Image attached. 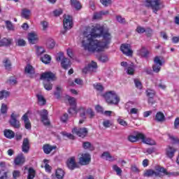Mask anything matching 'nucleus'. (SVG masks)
Instances as JSON below:
<instances>
[{"label":"nucleus","mask_w":179,"mask_h":179,"mask_svg":"<svg viewBox=\"0 0 179 179\" xmlns=\"http://www.w3.org/2000/svg\"><path fill=\"white\" fill-rule=\"evenodd\" d=\"M87 114H88V115H90V118H93V117H94V111H93V110H92V108H88L87 110Z\"/></svg>","instance_id":"59"},{"label":"nucleus","mask_w":179,"mask_h":179,"mask_svg":"<svg viewBox=\"0 0 179 179\" xmlns=\"http://www.w3.org/2000/svg\"><path fill=\"white\" fill-rule=\"evenodd\" d=\"M20 117V115L16 113L15 111L12 112L10 116V120H8L10 127H13V128H15V129H20L22 124H20V121L19 120Z\"/></svg>","instance_id":"3"},{"label":"nucleus","mask_w":179,"mask_h":179,"mask_svg":"<svg viewBox=\"0 0 179 179\" xmlns=\"http://www.w3.org/2000/svg\"><path fill=\"white\" fill-rule=\"evenodd\" d=\"M65 58L66 57L64 56V53L59 52L56 56V61H57V62H59V61H61V62H62V61H64V59H65Z\"/></svg>","instance_id":"46"},{"label":"nucleus","mask_w":179,"mask_h":179,"mask_svg":"<svg viewBox=\"0 0 179 179\" xmlns=\"http://www.w3.org/2000/svg\"><path fill=\"white\" fill-rule=\"evenodd\" d=\"M69 103L72 108H70L68 110L69 114L72 115L78 114V110H76V99L74 97H69Z\"/></svg>","instance_id":"9"},{"label":"nucleus","mask_w":179,"mask_h":179,"mask_svg":"<svg viewBox=\"0 0 179 179\" xmlns=\"http://www.w3.org/2000/svg\"><path fill=\"white\" fill-rule=\"evenodd\" d=\"M120 50L124 55H127V57H131L133 54V51L131 49V45L128 43H123L120 46Z\"/></svg>","instance_id":"13"},{"label":"nucleus","mask_w":179,"mask_h":179,"mask_svg":"<svg viewBox=\"0 0 179 179\" xmlns=\"http://www.w3.org/2000/svg\"><path fill=\"white\" fill-rule=\"evenodd\" d=\"M45 52V50L42 47H37L36 48V55L40 56Z\"/></svg>","instance_id":"50"},{"label":"nucleus","mask_w":179,"mask_h":179,"mask_svg":"<svg viewBox=\"0 0 179 179\" xmlns=\"http://www.w3.org/2000/svg\"><path fill=\"white\" fill-rule=\"evenodd\" d=\"M111 125H113V124H111V121H110V120H104L103 122V126L105 128H110V127H111Z\"/></svg>","instance_id":"54"},{"label":"nucleus","mask_w":179,"mask_h":179,"mask_svg":"<svg viewBox=\"0 0 179 179\" xmlns=\"http://www.w3.org/2000/svg\"><path fill=\"white\" fill-rule=\"evenodd\" d=\"M83 149H85V150L88 149V150H94V147H93V145H92V143H90V142H89V141L84 142L83 143Z\"/></svg>","instance_id":"36"},{"label":"nucleus","mask_w":179,"mask_h":179,"mask_svg":"<svg viewBox=\"0 0 179 179\" xmlns=\"http://www.w3.org/2000/svg\"><path fill=\"white\" fill-rule=\"evenodd\" d=\"M134 85L137 89H142V83H141V80L138 78L134 79Z\"/></svg>","instance_id":"49"},{"label":"nucleus","mask_w":179,"mask_h":179,"mask_svg":"<svg viewBox=\"0 0 179 179\" xmlns=\"http://www.w3.org/2000/svg\"><path fill=\"white\" fill-rule=\"evenodd\" d=\"M101 14L100 12L99 13H94L93 15V19H101Z\"/></svg>","instance_id":"64"},{"label":"nucleus","mask_w":179,"mask_h":179,"mask_svg":"<svg viewBox=\"0 0 179 179\" xmlns=\"http://www.w3.org/2000/svg\"><path fill=\"white\" fill-rule=\"evenodd\" d=\"M162 169V166H158L155 167V171L152 169H147L144 171L143 176L144 177H159L160 178H163V174L159 170Z\"/></svg>","instance_id":"4"},{"label":"nucleus","mask_w":179,"mask_h":179,"mask_svg":"<svg viewBox=\"0 0 179 179\" xmlns=\"http://www.w3.org/2000/svg\"><path fill=\"white\" fill-rule=\"evenodd\" d=\"M145 6L151 8L154 13H157L160 10V0H145Z\"/></svg>","instance_id":"5"},{"label":"nucleus","mask_w":179,"mask_h":179,"mask_svg":"<svg viewBox=\"0 0 179 179\" xmlns=\"http://www.w3.org/2000/svg\"><path fill=\"white\" fill-rule=\"evenodd\" d=\"M10 45V40L3 38L0 41V47H5Z\"/></svg>","instance_id":"38"},{"label":"nucleus","mask_w":179,"mask_h":179,"mask_svg":"<svg viewBox=\"0 0 179 179\" xmlns=\"http://www.w3.org/2000/svg\"><path fill=\"white\" fill-rule=\"evenodd\" d=\"M28 40L29 44H36L37 43V35L34 33H29L28 34Z\"/></svg>","instance_id":"25"},{"label":"nucleus","mask_w":179,"mask_h":179,"mask_svg":"<svg viewBox=\"0 0 179 179\" xmlns=\"http://www.w3.org/2000/svg\"><path fill=\"white\" fill-rule=\"evenodd\" d=\"M34 177H36V171H34V169L31 167L28 169L27 179H34Z\"/></svg>","instance_id":"35"},{"label":"nucleus","mask_w":179,"mask_h":179,"mask_svg":"<svg viewBox=\"0 0 179 179\" xmlns=\"http://www.w3.org/2000/svg\"><path fill=\"white\" fill-rule=\"evenodd\" d=\"M63 25L64 30H70L72 29L73 22H72V16L71 15H64Z\"/></svg>","instance_id":"11"},{"label":"nucleus","mask_w":179,"mask_h":179,"mask_svg":"<svg viewBox=\"0 0 179 179\" xmlns=\"http://www.w3.org/2000/svg\"><path fill=\"white\" fill-rule=\"evenodd\" d=\"M43 149L45 155H50V152H52V150L57 149V146L45 144V145H43Z\"/></svg>","instance_id":"22"},{"label":"nucleus","mask_w":179,"mask_h":179,"mask_svg":"<svg viewBox=\"0 0 179 179\" xmlns=\"http://www.w3.org/2000/svg\"><path fill=\"white\" fill-rule=\"evenodd\" d=\"M9 92L6 90H2L0 91V100H3V99H6L7 97H9Z\"/></svg>","instance_id":"39"},{"label":"nucleus","mask_w":179,"mask_h":179,"mask_svg":"<svg viewBox=\"0 0 179 179\" xmlns=\"http://www.w3.org/2000/svg\"><path fill=\"white\" fill-rule=\"evenodd\" d=\"M136 31L138 33V34H143V33L146 31V29L143 27L138 26L136 29Z\"/></svg>","instance_id":"48"},{"label":"nucleus","mask_w":179,"mask_h":179,"mask_svg":"<svg viewBox=\"0 0 179 179\" xmlns=\"http://www.w3.org/2000/svg\"><path fill=\"white\" fill-rule=\"evenodd\" d=\"M4 136L8 139H13V138H15V132L10 129H6L4 130Z\"/></svg>","instance_id":"30"},{"label":"nucleus","mask_w":179,"mask_h":179,"mask_svg":"<svg viewBox=\"0 0 179 179\" xmlns=\"http://www.w3.org/2000/svg\"><path fill=\"white\" fill-rule=\"evenodd\" d=\"M89 131L87 130V128H73L72 129V133L76 134L78 136H80V138H85L87 135Z\"/></svg>","instance_id":"12"},{"label":"nucleus","mask_w":179,"mask_h":179,"mask_svg":"<svg viewBox=\"0 0 179 179\" xmlns=\"http://www.w3.org/2000/svg\"><path fill=\"white\" fill-rule=\"evenodd\" d=\"M56 178L63 179L65 176V172L62 169H57L56 171Z\"/></svg>","instance_id":"33"},{"label":"nucleus","mask_w":179,"mask_h":179,"mask_svg":"<svg viewBox=\"0 0 179 179\" xmlns=\"http://www.w3.org/2000/svg\"><path fill=\"white\" fill-rule=\"evenodd\" d=\"M143 138V134L140 133L138 131H135L134 135H129L128 136V141L129 142H138L139 139H141Z\"/></svg>","instance_id":"14"},{"label":"nucleus","mask_w":179,"mask_h":179,"mask_svg":"<svg viewBox=\"0 0 179 179\" xmlns=\"http://www.w3.org/2000/svg\"><path fill=\"white\" fill-rule=\"evenodd\" d=\"M61 66L63 69H68V68H71V61L68 58L65 57L61 62Z\"/></svg>","instance_id":"26"},{"label":"nucleus","mask_w":179,"mask_h":179,"mask_svg":"<svg viewBox=\"0 0 179 179\" xmlns=\"http://www.w3.org/2000/svg\"><path fill=\"white\" fill-rule=\"evenodd\" d=\"M92 162V156L90 154L85 152L81 154L79 158V164L81 166H87Z\"/></svg>","instance_id":"6"},{"label":"nucleus","mask_w":179,"mask_h":179,"mask_svg":"<svg viewBox=\"0 0 179 179\" xmlns=\"http://www.w3.org/2000/svg\"><path fill=\"white\" fill-rule=\"evenodd\" d=\"M53 13L55 16H60V15H62V9L59 8L57 10H55V11H53Z\"/></svg>","instance_id":"63"},{"label":"nucleus","mask_w":179,"mask_h":179,"mask_svg":"<svg viewBox=\"0 0 179 179\" xmlns=\"http://www.w3.org/2000/svg\"><path fill=\"white\" fill-rule=\"evenodd\" d=\"M41 61L45 64H50V62H51V57L48 55H45L43 57H41Z\"/></svg>","instance_id":"37"},{"label":"nucleus","mask_w":179,"mask_h":179,"mask_svg":"<svg viewBox=\"0 0 179 179\" xmlns=\"http://www.w3.org/2000/svg\"><path fill=\"white\" fill-rule=\"evenodd\" d=\"M62 92V87L61 86H57L56 87V92H55V96H56V99H59L61 96V93Z\"/></svg>","instance_id":"41"},{"label":"nucleus","mask_w":179,"mask_h":179,"mask_svg":"<svg viewBox=\"0 0 179 179\" xmlns=\"http://www.w3.org/2000/svg\"><path fill=\"white\" fill-rule=\"evenodd\" d=\"M38 114H39L43 125H50V120L48 119V110L43 109L41 110H38Z\"/></svg>","instance_id":"8"},{"label":"nucleus","mask_w":179,"mask_h":179,"mask_svg":"<svg viewBox=\"0 0 179 179\" xmlns=\"http://www.w3.org/2000/svg\"><path fill=\"white\" fill-rule=\"evenodd\" d=\"M113 169L114 171L116 172L117 176H121V174H122V170H121V168L118 167L117 165H113Z\"/></svg>","instance_id":"45"},{"label":"nucleus","mask_w":179,"mask_h":179,"mask_svg":"<svg viewBox=\"0 0 179 179\" xmlns=\"http://www.w3.org/2000/svg\"><path fill=\"white\" fill-rule=\"evenodd\" d=\"M89 72H94L97 69V63L94 62L93 61L87 65Z\"/></svg>","instance_id":"34"},{"label":"nucleus","mask_w":179,"mask_h":179,"mask_svg":"<svg viewBox=\"0 0 179 179\" xmlns=\"http://www.w3.org/2000/svg\"><path fill=\"white\" fill-rule=\"evenodd\" d=\"M162 66H163V62H162V59L159 56L155 57L154 58V64L152 66L153 72L159 73V72H160V69H162Z\"/></svg>","instance_id":"7"},{"label":"nucleus","mask_w":179,"mask_h":179,"mask_svg":"<svg viewBox=\"0 0 179 179\" xmlns=\"http://www.w3.org/2000/svg\"><path fill=\"white\" fill-rule=\"evenodd\" d=\"M103 97H104L106 101L108 104L117 105L118 104V103H120V96H118V95H117V94L114 91H110L108 92H106L105 94L103 95Z\"/></svg>","instance_id":"2"},{"label":"nucleus","mask_w":179,"mask_h":179,"mask_svg":"<svg viewBox=\"0 0 179 179\" xmlns=\"http://www.w3.org/2000/svg\"><path fill=\"white\" fill-rule=\"evenodd\" d=\"M83 36V47L89 52H101L111 43V34L108 31H104V27L99 24L92 27L90 33L85 31Z\"/></svg>","instance_id":"1"},{"label":"nucleus","mask_w":179,"mask_h":179,"mask_svg":"<svg viewBox=\"0 0 179 179\" xmlns=\"http://www.w3.org/2000/svg\"><path fill=\"white\" fill-rule=\"evenodd\" d=\"M8 176L6 175V171L5 170L0 171V179H6Z\"/></svg>","instance_id":"56"},{"label":"nucleus","mask_w":179,"mask_h":179,"mask_svg":"<svg viewBox=\"0 0 179 179\" xmlns=\"http://www.w3.org/2000/svg\"><path fill=\"white\" fill-rule=\"evenodd\" d=\"M159 171H162V176H168L169 177H178L179 176V172H169L163 166L159 169Z\"/></svg>","instance_id":"20"},{"label":"nucleus","mask_w":179,"mask_h":179,"mask_svg":"<svg viewBox=\"0 0 179 179\" xmlns=\"http://www.w3.org/2000/svg\"><path fill=\"white\" fill-rule=\"evenodd\" d=\"M155 152V148H147L143 150V153H148V155H152V153H154Z\"/></svg>","instance_id":"53"},{"label":"nucleus","mask_w":179,"mask_h":179,"mask_svg":"<svg viewBox=\"0 0 179 179\" xmlns=\"http://www.w3.org/2000/svg\"><path fill=\"white\" fill-rule=\"evenodd\" d=\"M71 5L73 8H75L76 10H79L82 8V5H80V2L78 0H71Z\"/></svg>","instance_id":"29"},{"label":"nucleus","mask_w":179,"mask_h":179,"mask_svg":"<svg viewBox=\"0 0 179 179\" xmlns=\"http://www.w3.org/2000/svg\"><path fill=\"white\" fill-rule=\"evenodd\" d=\"M165 120H166V117L163 113L162 112L157 113L155 115V121H157V122H163Z\"/></svg>","instance_id":"27"},{"label":"nucleus","mask_w":179,"mask_h":179,"mask_svg":"<svg viewBox=\"0 0 179 179\" xmlns=\"http://www.w3.org/2000/svg\"><path fill=\"white\" fill-rule=\"evenodd\" d=\"M62 135L63 136L69 138V139H75V136H73L71 133L63 132Z\"/></svg>","instance_id":"58"},{"label":"nucleus","mask_w":179,"mask_h":179,"mask_svg":"<svg viewBox=\"0 0 179 179\" xmlns=\"http://www.w3.org/2000/svg\"><path fill=\"white\" fill-rule=\"evenodd\" d=\"M26 162V157L23 154L18 155L14 159L15 166H23Z\"/></svg>","instance_id":"15"},{"label":"nucleus","mask_w":179,"mask_h":179,"mask_svg":"<svg viewBox=\"0 0 179 179\" xmlns=\"http://www.w3.org/2000/svg\"><path fill=\"white\" fill-rule=\"evenodd\" d=\"M3 64H4L6 69H10V66H12V64L10 63V61L8 59H5L3 61Z\"/></svg>","instance_id":"43"},{"label":"nucleus","mask_w":179,"mask_h":179,"mask_svg":"<svg viewBox=\"0 0 179 179\" xmlns=\"http://www.w3.org/2000/svg\"><path fill=\"white\" fill-rule=\"evenodd\" d=\"M147 96L149 99H153L155 97V91L150 90H147Z\"/></svg>","instance_id":"55"},{"label":"nucleus","mask_w":179,"mask_h":179,"mask_svg":"<svg viewBox=\"0 0 179 179\" xmlns=\"http://www.w3.org/2000/svg\"><path fill=\"white\" fill-rule=\"evenodd\" d=\"M1 114H6L8 113V106L5 103H2L1 107Z\"/></svg>","instance_id":"51"},{"label":"nucleus","mask_w":179,"mask_h":179,"mask_svg":"<svg viewBox=\"0 0 179 179\" xmlns=\"http://www.w3.org/2000/svg\"><path fill=\"white\" fill-rule=\"evenodd\" d=\"M176 152H177V148L171 145H168L166 149V155L169 159H173V157H174Z\"/></svg>","instance_id":"18"},{"label":"nucleus","mask_w":179,"mask_h":179,"mask_svg":"<svg viewBox=\"0 0 179 179\" xmlns=\"http://www.w3.org/2000/svg\"><path fill=\"white\" fill-rule=\"evenodd\" d=\"M21 120L24 121L26 129H31V123L30 122V120L29 119V115L27 113L24 114Z\"/></svg>","instance_id":"19"},{"label":"nucleus","mask_w":179,"mask_h":179,"mask_svg":"<svg viewBox=\"0 0 179 179\" xmlns=\"http://www.w3.org/2000/svg\"><path fill=\"white\" fill-rule=\"evenodd\" d=\"M101 157H103V159H106V160H108L109 162L113 160V157H111V155H110L108 152H103L101 155Z\"/></svg>","instance_id":"44"},{"label":"nucleus","mask_w":179,"mask_h":179,"mask_svg":"<svg viewBox=\"0 0 179 179\" xmlns=\"http://www.w3.org/2000/svg\"><path fill=\"white\" fill-rule=\"evenodd\" d=\"M99 59L101 62H108V57L106 55H101L99 57Z\"/></svg>","instance_id":"52"},{"label":"nucleus","mask_w":179,"mask_h":179,"mask_svg":"<svg viewBox=\"0 0 179 179\" xmlns=\"http://www.w3.org/2000/svg\"><path fill=\"white\" fill-rule=\"evenodd\" d=\"M169 138L173 141V143L179 145V138H176L173 136H171Z\"/></svg>","instance_id":"61"},{"label":"nucleus","mask_w":179,"mask_h":179,"mask_svg":"<svg viewBox=\"0 0 179 179\" xmlns=\"http://www.w3.org/2000/svg\"><path fill=\"white\" fill-rule=\"evenodd\" d=\"M137 55L143 58H148V55H149V50H147L145 47H142L140 50H137Z\"/></svg>","instance_id":"23"},{"label":"nucleus","mask_w":179,"mask_h":179,"mask_svg":"<svg viewBox=\"0 0 179 179\" xmlns=\"http://www.w3.org/2000/svg\"><path fill=\"white\" fill-rule=\"evenodd\" d=\"M143 143H145L146 145H150V146H153V145H156V141L150 138H146L145 134H143V138H141Z\"/></svg>","instance_id":"21"},{"label":"nucleus","mask_w":179,"mask_h":179,"mask_svg":"<svg viewBox=\"0 0 179 179\" xmlns=\"http://www.w3.org/2000/svg\"><path fill=\"white\" fill-rule=\"evenodd\" d=\"M24 72L27 75H29V76H33L34 73H36V71H34V69L33 66L30 64H27L24 68Z\"/></svg>","instance_id":"24"},{"label":"nucleus","mask_w":179,"mask_h":179,"mask_svg":"<svg viewBox=\"0 0 179 179\" xmlns=\"http://www.w3.org/2000/svg\"><path fill=\"white\" fill-rule=\"evenodd\" d=\"M36 97L38 98V103L39 106H45L47 101L45 100L44 96H43V95L37 94Z\"/></svg>","instance_id":"32"},{"label":"nucleus","mask_w":179,"mask_h":179,"mask_svg":"<svg viewBox=\"0 0 179 179\" xmlns=\"http://www.w3.org/2000/svg\"><path fill=\"white\" fill-rule=\"evenodd\" d=\"M40 79L41 80H43V82L54 81L55 80V74L52 73L51 71L45 72L41 75Z\"/></svg>","instance_id":"10"},{"label":"nucleus","mask_w":179,"mask_h":179,"mask_svg":"<svg viewBox=\"0 0 179 179\" xmlns=\"http://www.w3.org/2000/svg\"><path fill=\"white\" fill-rule=\"evenodd\" d=\"M22 151L24 153H28L30 151V141L27 138H24L22 141Z\"/></svg>","instance_id":"17"},{"label":"nucleus","mask_w":179,"mask_h":179,"mask_svg":"<svg viewBox=\"0 0 179 179\" xmlns=\"http://www.w3.org/2000/svg\"><path fill=\"white\" fill-rule=\"evenodd\" d=\"M46 45L48 48L52 50L55 47V41L52 39L48 41Z\"/></svg>","instance_id":"42"},{"label":"nucleus","mask_w":179,"mask_h":179,"mask_svg":"<svg viewBox=\"0 0 179 179\" xmlns=\"http://www.w3.org/2000/svg\"><path fill=\"white\" fill-rule=\"evenodd\" d=\"M117 122L118 124L122 125L123 127H127V125H128V123H127L124 120L121 118L117 119Z\"/></svg>","instance_id":"62"},{"label":"nucleus","mask_w":179,"mask_h":179,"mask_svg":"<svg viewBox=\"0 0 179 179\" xmlns=\"http://www.w3.org/2000/svg\"><path fill=\"white\" fill-rule=\"evenodd\" d=\"M31 11L27 8H24L22 10L21 16L24 19H29L30 17V15Z\"/></svg>","instance_id":"28"},{"label":"nucleus","mask_w":179,"mask_h":179,"mask_svg":"<svg viewBox=\"0 0 179 179\" xmlns=\"http://www.w3.org/2000/svg\"><path fill=\"white\" fill-rule=\"evenodd\" d=\"M93 87L97 92H103V90H104V87L101 84H94Z\"/></svg>","instance_id":"47"},{"label":"nucleus","mask_w":179,"mask_h":179,"mask_svg":"<svg viewBox=\"0 0 179 179\" xmlns=\"http://www.w3.org/2000/svg\"><path fill=\"white\" fill-rule=\"evenodd\" d=\"M127 73L128 75H134V73H135V65H134V63L127 66Z\"/></svg>","instance_id":"31"},{"label":"nucleus","mask_w":179,"mask_h":179,"mask_svg":"<svg viewBox=\"0 0 179 179\" xmlns=\"http://www.w3.org/2000/svg\"><path fill=\"white\" fill-rule=\"evenodd\" d=\"M101 3L103 6H108V5H111V0H100Z\"/></svg>","instance_id":"60"},{"label":"nucleus","mask_w":179,"mask_h":179,"mask_svg":"<svg viewBox=\"0 0 179 179\" xmlns=\"http://www.w3.org/2000/svg\"><path fill=\"white\" fill-rule=\"evenodd\" d=\"M66 164L69 170H75V169H78V167L75 157H71L70 159H69Z\"/></svg>","instance_id":"16"},{"label":"nucleus","mask_w":179,"mask_h":179,"mask_svg":"<svg viewBox=\"0 0 179 179\" xmlns=\"http://www.w3.org/2000/svg\"><path fill=\"white\" fill-rule=\"evenodd\" d=\"M43 86L45 90H52V84L50 81H43Z\"/></svg>","instance_id":"40"},{"label":"nucleus","mask_w":179,"mask_h":179,"mask_svg":"<svg viewBox=\"0 0 179 179\" xmlns=\"http://www.w3.org/2000/svg\"><path fill=\"white\" fill-rule=\"evenodd\" d=\"M116 19L119 23H122V24L125 23V18L122 17V16L121 15L116 16Z\"/></svg>","instance_id":"57"}]
</instances>
